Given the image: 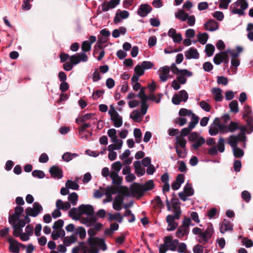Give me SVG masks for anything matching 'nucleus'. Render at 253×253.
Listing matches in <instances>:
<instances>
[{"instance_id":"nucleus-17","label":"nucleus","mask_w":253,"mask_h":253,"mask_svg":"<svg viewBox=\"0 0 253 253\" xmlns=\"http://www.w3.org/2000/svg\"><path fill=\"white\" fill-rule=\"evenodd\" d=\"M79 211L81 214H85L89 217L94 216L93 208L90 205H81L79 207Z\"/></svg>"},{"instance_id":"nucleus-26","label":"nucleus","mask_w":253,"mask_h":253,"mask_svg":"<svg viewBox=\"0 0 253 253\" xmlns=\"http://www.w3.org/2000/svg\"><path fill=\"white\" fill-rule=\"evenodd\" d=\"M50 173L53 178L60 179L63 177V171L57 166H52L50 169Z\"/></svg>"},{"instance_id":"nucleus-40","label":"nucleus","mask_w":253,"mask_h":253,"mask_svg":"<svg viewBox=\"0 0 253 253\" xmlns=\"http://www.w3.org/2000/svg\"><path fill=\"white\" fill-rule=\"evenodd\" d=\"M188 233L187 228L184 226H180L176 232V236L177 238L182 239L185 235H187Z\"/></svg>"},{"instance_id":"nucleus-47","label":"nucleus","mask_w":253,"mask_h":253,"mask_svg":"<svg viewBox=\"0 0 253 253\" xmlns=\"http://www.w3.org/2000/svg\"><path fill=\"white\" fill-rule=\"evenodd\" d=\"M230 111L235 114L239 112L238 103L236 100H232L229 105Z\"/></svg>"},{"instance_id":"nucleus-59","label":"nucleus","mask_w":253,"mask_h":253,"mask_svg":"<svg viewBox=\"0 0 253 253\" xmlns=\"http://www.w3.org/2000/svg\"><path fill=\"white\" fill-rule=\"evenodd\" d=\"M121 190L119 188L116 187H111L108 188L106 190V194L107 196H109L111 197L112 194H114L117 193H120Z\"/></svg>"},{"instance_id":"nucleus-31","label":"nucleus","mask_w":253,"mask_h":253,"mask_svg":"<svg viewBox=\"0 0 253 253\" xmlns=\"http://www.w3.org/2000/svg\"><path fill=\"white\" fill-rule=\"evenodd\" d=\"M134 168L135 169V172L139 177L143 175L145 173V169L141 166L140 161H136L133 163Z\"/></svg>"},{"instance_id":"nucleus-61","label":"nucleus","mask_w":253,"mask_h":253,"mask_svg":"<svg viewBox=\"0 0 253 253\" xmlns=\"http://www.w3.org/2000/svg\"><path fill=\"white\" fill-rule=\"evenodd\" d=\"M122 164L119 161L114 163L112 165V170L111 171V172H116L117 173H118L122 168Z\"/></svg>"},{"instance_id":"nucleus-56","label":"nucleus","mask_w":253,"mask_h":253,"mask_svg":"<svg viewBox=\"0 0 253 253\" xmlns=\"http://www.w3.org/2000/svg\"><path fill=\"white\" fill-rule=\"evenodd\" d=\"M65 235V231L63 230H61L58 231H53L51 234V237L53 240H56L60 237L64 236Z\"/></svg>"},{"instance_id":"nucleus-58","label":"nucleus","mask_w":253,"mask_h":253,"mask_svg":"<svg viewBox=\"0 0 253 253\" xmlns=\"http://www.w3.org/2000/svg\"><path fill=\"white\" fill-rule=\"evenodd\" d=\"M239 238H242L241 243L246 248H250L253 246V242L252 240L249 239L246 237H242L241 236H239Z\"/></svg>"},{"instance_id":"nucleus-24","label":"nucleus","mask_w":253,"mask_h":253,"mask_svg":"<svg viewBox=\"0 0 253 253\" xmlns=\"http://www.w3.org/2000/svg\"><path fill=\"white\" fill-rule=\"evenodd\" d=\"M129 16V13L126 10H121L118 9L117 11L116 15L114 19V22L115 24L120 23L122 19H126Z\"/></svg>"},{"instance_id":"nucleus-60","label":"nucleus","mask_w":253,"mask_h":253,"mask_svg":"<svg viewBox=\"0 0 253 253\" xmlns=\"http://www.w3.org/2000/svg\"><path fill=\"white\" fill-rule=\"evenodd\" d=\"M176 152L178 156L181 158H184L187 155L186 148L179 149L178 146H175Z\"/></svg>"},{"instance_id":"nucleus-37","label":"nucleus","mask_w":253,"mask_h":253,"mask_svg":"<svg viewBox=\"0 0 253 253\" xmlns=\"http://www.w3.org/2000/svg\"><path fill=\"white\" fill-rule=\"evenodd\" d=\"M212 93L214 95V100L216 101H221L223 99L222 90L219 88H213L212 89Z\"/></svg>"},{"instance_id":"nucleus-25","label":"nucleus","mask_w":253,"mask_h":253,"mask_svg":"<svg viewBox=\"0 0 253 253\" xmlns=\"http://www.w3.org/2000/svg\"><path fill=\"white\" fill-rule=\"evenodd\" d=\"M184 54L187 59H197L200 56L198 50L193 47H191L189 49L186 50L184 52Z\"/></svg>"},{"instance_id":"nucleus-64","label":"nucleus","mask_w":253,"mask_h":253,"mask_svg":"<svg viewBox=\"0 0 253 253\" xmlns=\"http://www.w3.org/2000/svg\"><path fill=\"white\" fill-rule=\"evenodd\" d=\"M177 252L179 253H190L187 250V245L185 243L181 242L177 248Z\"/></svg>"},{"instance_id":"nucleus-9","label":"nucleus","mask_w":253,"mask_h":253,"mask_svg":"<svg viewBox=\"0 0 253 253\" xmlns=\"http://www.w3.org/2000/svg\"><path fill=\"white\" fill-rule=\"evenodd\" d=\"M42 206L38 202H35L33 204V207H28L25 210L26 214L30 215V216L36 217L42 211Z\"/></svg>"},{"instance_id":"nucleus-39","label":"nucleus","mask_w":253,"mask_h":253,"mask_svg":"<svg viewBox=\"0 0 253 253\" xmlns=\"http://www.w3.org/2000/svg\"><path fill=\"white\" fill-rule=\"evenodd\" d=\"M142 116L137 110H133L130 115V118L135 122H140Z\"/></svg>"},{"instance_id":"nucleus-41","label":"nucleus","mask_w":253,"mask_h":253,"mask_svg":"<svg viewBox=\"0 0 253 253\" xmlns=\"http://www.w3.org/2000/svg\"><path fill=\"white\" fill-rule=\"evenodd\" d=\"M86 249L84 243H80L79 245L74 248L72 253H86Z\"/></svg>"},{"instance_id":"nucleus-57","label":"nucleus","mask_w":253,"mask_h":253,"mask_svg":"<svg viewBox=\"0 0 253 253\" xmlns=\"http://www.w3.org/2000/svg\"><path fill=\"white\" fill-rule=\"evenodd\" d=\"M91 45L90 43H89V42L87 41H84L81 45V49L83 51V53H85L86 52H88L91 50Z\"/></svg>"},{"instance_id":"nucleus-45","label":"nucleus","mask_w":253,"mask_h":253,"mask_svg":"<svg viewBox=\"0 0 253 253\" xmlns=\"http://www.w3.org/2000/svg\"><path fill=\"white\" fill-rule=\"evenodd\" d=\"M66 186L72 190H78L79 188V185L78 184L77 181H73L71 180H68L66 182Z\"/></svg>"},{"instance_id":"nucleus-36","label":"nucleus","mask_w":253,"mask_h":253,"mask_svg":"<svg viewBox=\"0 0 253 253\" xmlns=\"http://www.w3.org/2000/svg\"><path fill=\"white\" fill-rule=\"evenodd\" d=\"M110 177L112 179V183L116 185H119L122 182V178L116 172H110Z\"/></svg>"},{"instance_id":"nucleus-15","label":"nucleus","mask_w":253,"mask_h":253,"mask_svg":"<svg viewBox=\"0 0 253 253\" xmlns=\"http://www.w3.org/2000/svg\"><path fill=\"white\" fill-rule=\"evenodd\" d=\"M189 139L190 140H194L195 139V142L193 144L192 147L195 149H197L202 146L205 142L204 138L200 137L198 138V135L196 132L192 133L190 136Z\"/></svg>"},{"instance_id":"nucleus-38","label":"nucleus","mask_w":253,"mask_h":253,"mask_svg":"<svg viewBox=\"0 0 253 253\" xmlns=\"http://www.w3.org/2000/svg\"><path fill=\"white\" fill-rule=\"evenodd\" d=\"M114 144H110L108 147V150L109 151H114L115 150L121 149L123 146V140H119L114 142Z\"/></svg>"},{"instance_id":"nucleus-13","label":"nucleus","mask_w":253,"mask_h":253,"mask_svg":"<svg viewBox=\"0 0 253 253\" xmlns=\"http://www.w3.org/2000/svg\"><path fill=\"white\" fill-rule=\"evenodd\" d=\"M24 209L21 206H17L15 208L14 213L12 215H9V222L10 224L16 223L20 216L21 213L23 212Z\"/></svg>"},{"instance_id":"nucleus-19","label":"nucleus","mask_w":253,"mask_h":253,"mask_svg":"<svg viewBox=\"0 0 253 253\" xmlns=\"http://www.w3.org/2000/svg\"><path fill=\"white\" fill-rule=\"evenodd\" d=\"M228 128L229 132H234L237 129H239L241 131V133H245L246 130V127L235 122H231L228 125Z\"/></svg>"},{"instance_id":"nucleus-29","label":"nucleus","mask_w":253,"mask_h":253,"mask_svg":"<svg viewBox=\"0 0 253 253\" xmlns=\"http://www.w3.org/2000/svg\"><path fill=\"white\" fill-rule=\"evenodd\" d=\"M8 242L9 243V250L13 253H18L19 248L18 243L15 240L13 239L11 237H9L7 239Z\"/></svg>"},{"instance_id":"nucleus-42","label":"nucleus","mask_w":253,"mask_h":253,"mask_svg":"<svg viewBox=\"0 0 253 253\" xmlns=\"http://www.w3.org/2000/svg\"><path fill=\"white\" fill-rule=\"evenodd\" d=\"M107 134L110 138L112 142H115L116 141L121 140L118 139L117 136V131L115 128L109 129L107 131Z\"/></svg>"},{"instance_id":"nucleus-20","label":"nucleus","mask_w":253,"mask_h":253,"mask_svg":"<svg viewBox=\"0 0 253 253\" xmlns=\"http://www.w3.org/2000/svg\"><path fill=\"white\" fill-rule=\"evenodd\" d=\"M152 8L148 4H142L139 6L137 10L138 14L142 17L146 16L151 11Z\"/></svg>"},{"instance_id":"nucleus-28","label":"nucleus","mask_w":253,"mask_h":253,"mask_svg":"<svg viewBox=\"0 0 253 253\" xmlns=\"http://www.w3.org/2000/svg\"><path fill=\"white\" fill-rule=\"evenodd\" d=\"M205 28L206 30L214 31L219 28L218 23L214 20H210L205 24Z\"/></svg>"},{"instance_id":"nucleus-5","label":"nucleus","mask_w":253,"mask_h":253,"mask_svg":"<svg viewBox=\"0 0 253 253\" xmlns=\"http://www.w3.org/2000/svg\"><path fill=\"white\" fill-rule=\"evenodd\" d=\"M213 232L212 225H209L204 232H202L200 236H198L197 241L204 245H206L212 237Z\"/></svg>"},{"instance_id":"nucleus-4","label":"nucleus","mask_w":253,"mask_h":253,"mask_svg":"<svg viewBox=\"0 0 253 253\" xmlns=\"http://www.w3.org/2000/svg\"><path fill=\"white\" fill-rule=\"evenodd\" d=\"M166 205L168 211H172L174 213L173 216H175L177 219H179L181 214V210L180 208V203L177 199L172 198L171 200V207H170V202L168 199H167Z\"/></svg>"},{"instance_id":"nucleus-30","label":"nucleus","mask_w":253,"mask_h":253,"mask_svg":"<svg viewBox=\"0 0 253 253\" xmlns=\"http://www.w3.org/2000/svg\"><path fill=\"white\" fill-rule=\"evenodd\" d=\"M227 52H221L215 54L213 58V62L216 65H219L222 63L227 57Z\"/></svg>"},{"instance_id":"nucleus-63","label":"nucleus","mask_w":253,"mask_h":253,"mask_svg":"<svg viewBox=\"0 0 253 253\" xmlns=\"http://www.w3.org/2000/svg\"><path fill=\"white\" fill-rule=\"evenodd\" d=\"M76 234L79 235L81 239H84L86 236V232L84 228L83 227H78L75 231Z\"/></svg>"},{"instance_id":"nucleus-11","label":"nucleus","mask_w":253,"mask_h":253,"mask_svg":"<svg viewBox=\"0 0 253 253\" xmlns=\"http://www.w3.org/2000/svg\"><path fill=\"white\" fill-rule=\"evenodd\" d=\"M158 72L160 81L162 82H165L168 79L172 78V76L169 75L170 68L169 66H165L161 67Z\"/></svg>"},{"instance_id":"nucleus-7","label":"nucleus","mask_w":253,"mask_h":253,"mask_svg":"<svg viewBox=\"0 0 253 253\" xmlns=\"http://www.w3.org/2000/svg\"><path fill=\"white\" fill-rule=\"evenodd\" d=\"M246 140V136L245 133H240L236 135H230L227 139V143L232 148H234L238 147L237 145L239 142H243L245 146Z\"/></svg>"},{"instance_id":"nucleus-10","label":"nucleus","mask_w":253,"mask_h":253,"mask_svg":"<svg viewBox=\"0 0 253 253\" xmlns=\"http://www.w3.org/2000/svg\"><path fill=\"white\" fill-rule=\"evenodd\" d=\"M188 98L187 92L185 90H181L177 94L173 95L172 102L175 105H179L181 102H186Z\"/></svg>"},{"instance_id":"nucleus-18","label":"nucleus","mask_w":253,"mask_h":253,"mask_svg":"<svg viewBox=\"0 0 253 253\" xmlns=\"http://www.w3.org/2000/svg\"><path fill=\"white\" fill-rule=\"evenodd\" d=\"M193 75L192 72L187 69H182V73L177 75L176 80L182 84H185L187 82L186 77H190Z\"/></svg>"},{"instance_id":"nucleus-62","label":"nucleus","mask_w":253,"mask_h":253,"mask_svg":"<svg viewBox=\"0 0 253 253\" xmlns=\"http://www.w3.org/2000/svg\"><path fill=\"white\" fill-rule=\"evenodd\" d=\"M214 46L211 44H208L206 46L205 51L208 56H211L214 52Z\"/></svg>"},{"instance_id":"nucleus-54","label":"nucleus","mask_w":253,"mask_h":253,"mask_svg":"<svg viewBox=\"0 0 253 253\" xmlns=\"http://www.w3.org/2000/svg\"><path fill=\"white\" fill-rule=\"evenodd\" d=\"M183 192L188 196H192L194 193V189L192 188L191 185L188 183L185 185Z\"/></svg>"},{"instance_id":"nucleus-53","label":"nucleus","mask_w":253,"mask_h":253,"mask_svg":"<svg viewBox=\"0 0 253 253\" xmlns=\"http://www.w3.org/2000/svg\"><path fill=\"white\" fill-rule=\"evenodd\" d=\"M133 134L136 143H140L142 140V132L139 128H134Z\"/></svg>"},{"instance_id":"nucleus-32","label":"nucleus","mask_w":253,"mask_h":253,"mask_svg":"<svg viewBox=\"0 0 253 253\" xmlns=\"http://www.w3.org/2000/svg\"><path fill=\"white\" fill-rule=\"evenodd\" d=\"M56 207L59 210L66 211L71 208V204L68 202H63L61 200L58 199L56 202Z\"/></svg>"},{"instance_id":"nucleus-14","label":"nucleus","mask_w":253,"mask_h":253,"mask_svg":"<svg viewBox=\"0 0 253 253\" xmlns=\"http://www.w3.org/2000/svg\"><path fill=\"white\" fill-rule=\"evenodd\" d=\"M131 195L133 196L140 197L144 194V191L142 185L134 183L130 187Z\"/></svg>"},{"instance_id":"nucleus-1","label":"nucleus","mask_w":253,"mask_h":253,"mask_svg":"<svg viewBox=\"0 0 253 253\" xmlns=\"http://www.w3.org/2000/svg\"><path fill=\"white\" fill-rule=\"evenodd\" d=\"M89 237L87 240L89 246L88 253H99V250L103 251L107 250V246L105 244L104 239L94 237L96 231L93 228H89L87 231Z\"/></svg>"},{"instance_id":"nucleus-8","label":"nucleus","mask_w":253,"mask_h":253,"mask_svg":"<svg viewBox=\"0 0 253 253\" xmlns=\"http://www.w3.org/2000/svg\"><path fill=\"white\" fill-rule=\"evenodd\" d=\"M108 113L110 116L111 121L113 122L114 126L116 127H121L123 125L122 117L119 115L114 107L110 106Z\"/></svg>"},{"instance_id":"nucleus-43","label":"nucleus","mask_w":253,"mask_h":253,"mask_svg":"<svg viewBox=\"0 0 253 253\" xmlns=\"http://www.w3.org/2000/svg\"><path fill=\"white\" fill-rule=\"evenodd\" d=\"M253 117L252 116V111L251 108L247 105L244 107L242 118L243 119Z\"/></svg>"},{"instance_id":"nucleus-22","label":"nucleus","mask_w":253,"mask_h":253,"mask_svg":"<svg viewBox=\"0 0 253 253\" xmlns=\"http://www.w3.org/2000/svg\"><path fill=\"white\" fill-rule=\"evenodd\" d=\"M124 201V197L122 195H117L114 200L113 203V209L116 211H120Z\"/></svg>"},{"instance_id":"nucleus-27","label":"nucleus","mask_w":253,"mask_h":253,"mask_svg":"<svg viewBox=\"0 0 253 253\" xmlns=\"http://www.w3.org/2000/svg\"><path fill=\"white\" fill-rule=\"evenodd\" d=\"M233 224L230 221L224 220L220 224V231L224 233L226 231H232L233 229Z\"/></svg>"},{"instance_id":"nucleus-46","label":"nucleus","mask_w":253,"mask_h":253,"mask_svg":"<svg viewBox=\"0 0 253 253\" xmlns=\"http://www.w3.org/2000/svg\"><path fill=\"white\" fill-rule=\"evenodd\" d=\"M68 199L72 205L75 206L77 204L78 195L76 193L73 192L69 195Z\"/></svg>"},{"instance_id":"nucleus-48","label":"nucleus","mask_w":253,"mask_h":253,"mask_svg":"<svg viewBox=\"0 0 253 253\" xmlns=\"http://www.w3.org/2000/svg\"><path fill=\"white\" fill-rule=\"evenodd\" d=\"M109 220H117L120 223L122 222L123 220V217L121 216V213L118 212L115 214L108 213Z\"/></svg>"},{"instance_id":"nucleus-12","label":"nucleus","mask_w":253,"mask_h":253,"mask_svg":"<svg viewBox=\"0 0 253 253\" xmlns=\"http://www.w3.org/2000/svg\"><path fill=\"white\" fill-rule=\"evenodd\" d=\"M88 60V57L85 53H78L70 57V60L74 65H76L80 62H86Z\"/></svg>"},{"instance_id":"nucleus-23","label":"nucleus","mask_w":253,"mask_h":253,"mask_svg":"<svg viewBox=\"0 0 253 253\" xmlns=\"http://www.w3.org/2000/svg\"><path fill=\"white\" fill-rule=\"evenodd\" d=\"M120 1V0H110L109 2H105L102 4V10L103 11H107L113 9L119 4Z\"/></svg>"},{"instance_id":"nucleus-33","label":"nucleus","mask_w":253,"mask_h":253,"mask_svg":"<svg viewBox=\"0 0 253 253\" xmlns=\"http://www.w3.org/2000/svg\"><path fill=\"white\" fill-rule=\"evenodd\" d=\"M97 218L95 216L89 217L87 221L88 222V226H92L93 225V229H95L96 231H99L101 229L102 224L100 223H96Z\"/></svg>"},{"instance_id":"nucleus-49","label":"nucleus","mask_w":253,"mask_h":253,"mask_svg":"<svg viewBox=\"0 0 253 253\" xmlns=\"http://www.w3.org/2000/svg\"><path fill=\"white\" fill-rule=\"evenodd\" d=\"M208 34L206 33H200L197 35L198 41L202 44H205L208 39Z\"/></svg>"},{"instance_id":"nucleus-35","label":"nucleus","mask_w":253,"mask_h":253,"mask_svg":"<svg viewBox=\"0 0 253 253\" xmlns=\"http://www.w3.org/2000/svg\"><path fill=\"white\" fill-rule=\"evenodd\" d=\"M90 126L89 123H84L79 127V135L80 137L82 139H87L88 136L87 135L84 136L83 133L85 131V129Z\"/></svg>"},{"instance_id":"nucleus-16","label":"nucleus","mask_w":253,"mask_h":253,"mask_svg":"<svg viewBox=\"0 0 253 253\" xmlns=\"http://www.w3.org/2000/svg\"><path fill=\"white\" fill-rule=\"evenodd\" d=\"M175 219H177L175 216L169 214L166 217V221L168 223V227L167 230L168 231L174 230L178 226V223L174 221Z\"/></svg>"},{"instance_id":"nucleus-50","label":"nucleus","mask_w":253,"mask_h":253,"mask_svg":"<svg viewBox=\"0 0 253 253\" xmlns=\"http://www.w3.org/2000/svg\"><path fill=\"white\" fill-rule=\"evenodd\" d=\"M144 191L151 190L154 188L155 184L152 180H149L145 183L142 185Z\"/></svg>"},{"instance_id":"nucleus-55","label":"nucleus","mask_w":253,"mask_h":253,"mask_svg":"<svg viewBox=\"0 0 253 253\" xmlns=\"http://www.w3.org/2000/svg\"><path fill=\"white\" fill-rule=\"evenodd\" d=\"M77 156L78 154L76 153H71L69 152H66L63 155L62 159L64 161L68 162L71 160H72L74 157Z\"/></svg>"},{"instance_id":"nucleus-2","label":"nucleus","mask_w":253,"mask_h":253,"mask_svg":"<svg viewBox=\"0 0 253 253\" xmlns=\"http://www.w3.org/2000/svg\"><path fill=\"white\" fill-rule=\"evenodd\" d=\"M164 243L159 247V253H166L169 250L172 252L177 251L179 244V240L173 239L171 236H167L163 239Z\"/></svg>"},{"instance_id":"nucleus-21","label":"nucleus","mask_w":253,"mask_h":253,"mask_svg":"<svg viewBox=\"0 0 253 253\" xmlns=\"http://www.w3.org/2000/svg\"><path fill=\"white\" fill-rule=\"evenodd\" d=\"M168 36L172 39L174 43H180L182 40V35L180 33H177L174 29L171 28L169 30Z\"/></svg>"},{"instance_id":"nucleus-44","label":"nucleus","mask_w":253,"mask_h":253,"mask_svg":"<svg viewBox=\"0 0 253 253\" xmlns=\"http://www.w3.org/2000/svg\"><path fill=\"white\" fill-rule=\"evenodd\" d=\"M76 241V237L72 235L71 236L65 237L63 239V243L66 246H69L72 244L74 243Z\"/></svg>"},{"instance_id":"nucleus-3","label":"nucleus","mask_w":253,"mask_h":253,"mask_svg":"<svg viewBox=\"0 0 253 253\" xmlns=\"http://www.w3.org/2000/svg\"><path fill=\"white\" fill-rule=\"evenodd\" d=\"M248 6L246 0H237L230 5V10L232 14L243 15Z\"/></svg>"},{"instance_id":"nucleus-52","label":"nucleus","mask_w":253,"mask_h":253,"mask_svg":"<svg viewBox=\"0 0 253 253\" xmlns=\"http://www.w3.org/2000/svg\"><path fill=\"white\" fill-rule=\"evenodd\" d=\"M154 207L158 209H161L164 207V205L161 198L157 196L153 201Z\"/></svg>"},{"instance_id":"nucleus-51","label":"nucleus","mask_w":253,"mask_h":253,"mask_svg":"<svg viewBox=\"0 0 253 253\" xmlns=\"http://www.w3.org/2000/svg\"><path fill=\"white\" fill-rule=\"evenodd\" d=\"M175 17L178 19L184 21L188 18V14L183 10H179L175 14Z\"/></svg>"},{"instance_id":"nucleus-34","label":"nucleus","mask_w":253,"mask_h":253,"mask_svg":"<svg viewBox=\"0 0 253 253\" xmlns=\"http://www.w3.org/2000/svg\"><path fill=\"white\" fill-rule=\"evenodd\" d=\"M244 120L246 123V125H244L246 127L245 133L250 134L253 131V117L248 118Z\"/></svg>"},{"instance_id":"nucleus-6","label":"nucleus","mask_w":253,"mask_h":253,"mask_svg":"<svg viewBox=\"0 0 253 253\" xmlns=\"http://www.w3.org/2000/svg\"><path fill=\"white\" fill-rule=\"evenodd\" d=\"M179 115L181 117L191 116V121L189 123V126L191 128H194L196 125L198 123L199 118L193 113L190 110L185 108H181L179 111Z\"/></svg>"}]
</instances>
